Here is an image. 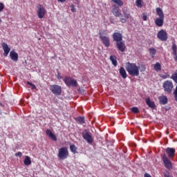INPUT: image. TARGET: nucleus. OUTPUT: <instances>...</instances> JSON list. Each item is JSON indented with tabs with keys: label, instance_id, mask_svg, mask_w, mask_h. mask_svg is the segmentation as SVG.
<instances>
[{
	"label": "nucleus",
	"instance_id": "4c0bfd02",
	"mask_svg": "<svg viewBox=\"0 0 177 177\" xmlns=\"http://www.w3.org/2000/svg\"><path fill=\"white\" fill-rule=\"evenodd\" d=\"M164 175H165V177H172V176H171V175L169 174V172H168V171H166V172L164 174Z\"/></svg>",
	"mask_w": 177,
	"mask_h": 177
},
{
	"label": "nucleus",
	"instance_id": "bb28decb",
	"mask_svg": "<svg viewBox=\"0 0 177 177\" xmlns=\"http://www.w3.org/2000/svg\"><path fill=\"white\" fill-rule=\"evenodd\" d=\"M24 162L25 165H30L31 164V158H30V156H26Z\"/></svg>",
	"mask_w": 177,
	"mask_h": 177
},
{
	"label": "nucleus",
	"instance_id": "ea45409f",
	"mask_svg": "<svg viewBox=\"0 0 177 177\" xmlns=\"http://www.w3.org/2000/svg\"><path fill=\"white\" fill-rule=\"evenodd\" d=\"M15 156L17 157H21V156H23V154L21 153V152H18L15 153Z\"/></svg>",
	"mask_w": 177,
	"mask_h": 177
},
{
	"label": "nucleus",
	"instance_id": "a878e982",
	"mask_svg": "<svg viewBox=\"0 0 177 177\" xmlns=\"http://www.w3.org/2000/svg\"><path fill=\"white\" fill-rule=\"evenodd\" d=\"M113 3H115L118 5V6H123L124 2H122V0H111Z\"/></svg>",
	"mask_w": 177,
	"mask_h": 177
},
{
	"label": "nucleus",
	"instance_id": "9b49d317",
	"mask_svg": "<svg viewBox=\"0 0 177 177\" xmlns=\"http://www.w3.org/2000/svg\"><path fill=\"white\" fill-rule=\"evenodd\" d=\"M83 138L84 140H86L87 143L91 144L93 142V139L92 138V134H91L88 131H84L83 133Z\"/></svg>",
	"mask_w": 177,
	"mask_h": 177
},
{
	"label": "nucleus",
	"instance_id": "c03bdc74",
	"mask_svg": "<svg viewBox=\"0 0 177 177\" xmlns=\"http://www.w3.org/2000/svg\"><path fill=\"white\" fill-rule=\"evenodd\" d=\"M27 84H28V85H30V86L33 84L32 83H31L30 82H28Z\"/></svg>",
	"mask_w": 177,
	"mask_h": 177
},
{
	"label": "nucleus",
	"instance_id": "dca6fc26",
	"mask_svg": "<svg viewBox=\"0 0 177 177\" xmlns=\"http://www.w3.org/2000/svg\"><path fill=\"white\" fill-rule=\"evenodd\" d=\"M166 153H167L169 158H172L175 156V149L167 148Z\"/></svg>",
	"mask_w": 177,
	"mask_h": 177
},
{
	"label": "nucleus",
	"instance_id": "393cba45",
	"mask_svg": "<svg viewBox=\"0 0 177 177\" xmlns=\"http://www.w3.org/2000/svg\"><path fill=\"white\" fill-rule=\"evenodd\" d=\"M153 68L155 71H161V64H160V62H157L153 64Z\"/></svg>",
	"mask_w": 177,
	"mask_h": 177
},
{
	"label": "nucleus",
	"instance_id": "6e6552de",
	"mask_svg": "<svg viewBox=\"0 0 177 177\" xmlns=\"http://www.w3.org/2000/svg\"><path fill=\"white\" fill-rule=\"evenodd\" d=\"M162 161L164 162L165 167H166L167 169H172V162L169 160L167 155L164 154L162 156Z\"/></svg>",
	"mask_w": 177,
	"mask_h": 177
},
{
	"label": "nucleus",
	"instance_id": "9d476101",
	"mask_svg": "<svg viewBox=\"0 0 177 177\" xmlns=\"http://www.w3.org/2000/svg\"><path fill=\"white\" fill-rule=\"evenodd\" d=\"M158 38L160 39V41H167V39H168L167 32H165L164 30H160L158 32Z\"/></svg>",
	"mask_w": 177,
	"mask_h": 177
},
{
	"label": "nucleus",
	"instance_id": "49530a36",
	"mask_svg": "<svg viewBox=\"0 0 177 177\" xmlns=\"http://www.w3.org/2000/svg\"><path fill=\"white\" fill-rule=\"evenodd\" d=\"M0 106H1L2 107H3V104H0Z\"/></svg>",
	"mask_w": 177,
	"mask_h": 177
},
{
	"label": "nucleus",
	"instance_id": "79ce46f5",
	"mask_svg": "<svg viewBox=\"0 0 177 177\" xmlns=\"http://www.w3.org/2000/svg\"><path fill=\"white\" fill-rule=\"evenodd\" d=\"M32 89H37V86H35L33 84L32 85L30 86Z\"/></svg>",
	"mask_w": 177,
	"mask_h": 177
},
{
	"label": "nucleus",
	"instance_id": "09e8293b",
	"mask_svg": "<svg viewBox=\"0 0 177 177\" xmlns=\"http://www.w3.org/2000/svg\"><path fill=\"white\" fill-rule=\"evenodd\" d=\"M0 23H2V19H1V18H0Z\"/></svg>",
	"mask_w": 177,
	"mask_h": 177
},
{
	"label": "nucleus",
	"instance_id": "de8ad7c7",
	"mask_svg": "<svg viewBox=\"0 0 177 177\" xmlns=\"http://www.w3.org/2000/svg\"><path fill=\"white\" fill-rule=\"evenodd\" d=\"M1 114H2V111H1V109H0V115H1Z\"/></svg>",
	"mask_w": 177,
	"mask_h": 177
},
{
	"label": "nucleus",
	"instance_id": "20e7f679",
	"mask_svg": "<svg viewBox=\"0 0 177 177\" xmlns=\"http://www.w3.org/2000/svg\"><path fill=\"white\" fill-rule=\"evenodd\" d=\"M50 91L55 95L56 96H59L62 95V86L57 84H53L50 86Z\"/></svg>",
	"mask_w": 177,
	"mask_h": 177
},
{
	"label": "nucleus",
	"instance_id": "ddd939ff",
	"mask_svg": "<svg viewBox=\"0 0 177 177\" xmlns=\"http://www.w3.org/2000/svg\"><path fill=\"white\" fill-rule=\"evenodd\" d=\"M116 46H117L118 50H120V52H125V49L127 47L125 46V44H124V42L122 41H118L116 43Z\"/></svg>",
	"mask_w": 177,
	"mask_h": 177
},
{
	"label": "nucleus",
	"instance_id": "72a5a7b5",
	"mask_svg": "<svg viewBox=\"0 0 177 177\" xmlns=\"http://www.w3.org/2000/svg\"><path fill=\"white\" fill-rule=\"evenodd\" d=\"M131 111L133 112V113H135V114H137V113H139V109H138V107H132L131 109Z\"/></svg>",
	"mask_w": 177,
	"mask_h": 177
},
{
	"label": "nucleus",
	"instance_id": "c85d7f7f",
	"mask_svg": "<svg viewBox=\"0 0 177 177\" xmlns=\"http://www.w3.org/2000/svg\"><path fill=\"white\" fill-rule=\"evenodd\" d=\"M160 77L163 80H167V78H169L170 75L169 73H165L160 75Z\"/></svg>",
	"mask_w": 177,
	"mask_h": 177
},
{
	"label": "nucleus",
	"instance_id": "e433bc0d",
	"mask_svg": "<svg viewBox=\"0 0 177 177\" xmlns=\"http://www.w3.org/2000/svg\"><path fill=\"white\" fill-rule=\"evenodd\" d=\"M4 8L3 3H0V12H2Z\"/></svg>",
	"mask_w": 177,
	"mask_h": 177
},
{
	"label": "nucleus",
	"instance_id": "5701e85b",
	"mask_svg": "<svg viewBox=\"0 0 177 177\" xmlns=\"http://www.w3.org/2000/svg\"><path fill=\"white\" fill-rule=\"evenodd\" d=\"M110 60H111V62H112V64H113L115 67H117V64H118V62H117V57H116V56H114V55H111V56H110Z\"/></svg>",
	"mask_w": 177,
	"mask_h": 177
},
{
	"label": "nucleus",
	"instance_id": "a19ab883",
	"mask_svg": "<svg viewBox=\"0 0 177 177\" xmlns=\"http://www.w3.org/2000/svg\"><path fill=\"white\" fill-rule=\"evenodd\" d=\"M57 78L58 80H62V76L60 75V73H57Z\"/></svg>",
	"mask_w": 177,
	"mask_h": 177
},
{
	"label": "nucleus",
	"instance_id": "412c9836",
	"mask_svg": "<svg viewBox=\"0 0 177 177\" xmlns=\"http://www.w3.org/2000/svg\"><path fill=\"white\" fill-rule=\"evenodd\" d=\"M120 75L122 77H123L124 80L127 78V71H125V68L124 67H120L119 70Z\"/></svg>",
	"mask_w": 177,
	"mask_h": 177
},
{
	"label": "nucleus",
	"instance_id": "2eb2a0df",
	"mask_svg": "<svg viewBox=\"0 0 177 177\" xmlns=\"http://www.w3.org/2000/svg\"><path fill=\"white\" fill-rule=\"evenodd\" d=\"M113 41H115L117 42H120L122 41V35L119 32H115L113 35Z\"/></svg>",
	"mask_w": 177,
	"mask_h": 177
},
{
	"label": "nucleus",
	"instance_id": "473e14b6",
	"mask_svg": "<svg viewBox=\"0 0 177 177\" xmlns=\"http://www.w3.org/2000/svg\"><path fill=\"white\" fill-rule=\"evenodd\" d=\"M172 50H173V55L176 56V44L172 45Z\"/></svg>",
	"mask_w": 177,
	"mask_h": 177
},
{
	"label": "nucleus",
	"instance_id": "2f4dec72",
	"mask_svg": "<svg viewBox=\"0 0 177 177\" xmlns=\"http://www.w3.org/2000/svg\"><path fill=\"white\" fill-rule=\"evenodd\" d=\"M142 3H143V1L142 0L136 1V5L137 8H142L143 6Z\"/></svg>",
	"mask_w": 177,
	"mask_h": 177
},
{
	"label": "nucleus",
	"instance_id": "39448f33",
	"mask_svg": "<svg viewBox=\"0 0 177 177\" xmlns=\"http://www.w3.org/2000/svg\"><path fill=\"white\" fill-rule=\"evenodd\" d=\"M37 16L39 19H44L45 17V15H46V10L44 7V6L39 4L37 6Z\"/></svg>",
	"mask_w": 177,
	"mask_h": 177
},
{
	"label": "nucleus",
	"instance_id": "f3484780",
	"mask_svg": "<svg viewBox=\"0 0 177 177\" xmlns=\"http://www.w3.org/2000/svg\"><path fill=\"white\" fill-rule=\"evenodd\" d=\"M46 133L48 138H50V139H51L52 140H54V142H56V140H57V138L55 134H53V133H52V131L47 129Z\"/></svg>",
	"mask_w": 177,
	"mask_h": 177
},
{
	"label": "nucleus",
	"instance_id": "a18cd8bd",
	"mask_svg": "<svg viewBox=\"0 0 177 177\" xmlns=\"http://www.w3.org/2000/svg\"><path fill=\"white\" fill-rule=\"evenodd\" d=\"M59 2H66V0H58Z\"/></svg>",
	"mask_w": 177,
	"mask_h": 177
},
{
	"label": "nucleus",
	"instance_id": "cd10ccee",
	"mask_svg": "<svg viewBox=\"0 0 177 177\" xmlns=\"http://www.w3.org/2000/svg\"><path fill=\"white\" fill-rule=\"evenodd\" d=\"M149 54H150V56H151V57H154V55H156V48H149Z\"/></svg>",
	"mask_w": 177,
	"mask_h": 177
},
{
	"label": "nucleus",
	"instance_id": "4be33fe9",
	"mask_svg": "<svg viewBox=\"0 0 177 177\" xmlns=\"http://www.w3.org/2000/svg\"><path fill=\"white\" fill-rule=\"evenodd\" d=\"M146 104L151 109H154V107H156V104H154V102L150 100V98H146Z\"/></svg>",
	"mask_w": 177,
	"mask_h": 177
},
{
	"label": "nucleus",
	"instance_id": "4468645a",
	"mask_svg": "<svg viewBox=\"0 0 177 177\" xmlns=\"http://www.w3.org/2000/svg\"><path fill=\"white\" fill-rule=\"evenodd\" d=\"M1 46L3 48V50L4 51V56H8L9 55V53L10 52V48H9V46L6 44V43H2Z\"/></svg>",
	"mask_w": 177,
	"mask_h": 177
},
{
	"label": "nucleus",
	"instance_id": "37998d69",
	"mask_svg": "<svg viewBox=\"0 0 177 177\" xmlns=\"http://www.w3.org/2000/svg\"><path fill=\"white\" fill-rule=\"evenodd\" d=\"M144 176L145 177H151V176L147 173H146Z\"/></svg>",
	"mask_w": 177,
	"mask_h": 177
},
{
	"label": "nucleus",
	"instance_id": "c756f323",
	"mask_svg": "<svg viewBox=\"0 0 177 177\" xmlns=\"http://www.w3.org/2000/svg\"><path fill=\"white\" fill-rule=\"evenodd\" d=\"M171 79L173 80V81H174L176 84H177V70L175 71L174 74L171 75Z\"/></svg>",
	"mask_w": 177,
	"mask_h": 177
},
{
	"label": "nucleus",
	"instance_id": "f8f14e48",
	"mask_svg": "<svg viewBox=\"0 0 177 177\" xmlns=\"http://www.w3.org/2000/svg\"><path fill=\"white\" fill-rule=\"evenodd\" d=\"M100 38L104 45L106 46V48H109V46H110V39L109 38V37L100 35Z\"/></svg>",
	"mask_w": 177,
	"mask_h": 177
},
{
	"label": "nucleus",
	"instance_id": "a211bd4d",
	"mask_svg": "<svg viewBox=\"0 0 177 177\" xmlns=\"http://www.w3.org/2000/svg\"><path fill=\"white\" fill-rule=\"evenodd\" d=\"M10 57L13 60V62H17L19 59V55L15 50H12L10 53Z\"/></svg>",
	"mask_w": 177,
	"mask_h": 177
},
{
	"label": "nucleus",
	"instance_id": "58836bf2",
	"mask_svg": "<svg viewBox=\"0 0 177 177\" xmlns=\"http://www.w3.org/2000/svg\"><path fill=\"white\" fill-rule=\"evenodd\" d=\"M142 19L144 20V21H146L147 20V15L145 14H143Z\"/></svg>",
	"mask_w": 177,
	"mask_h": 177
},
{
	"label": "nucleus",
	"instance_id": "423d86ee",
	"mask_svg": "<svg viewBox=\"0 0 177 177\" xmlns=\"http://www.w3.org/2000/svg\"><path fill=\"white\" fill-rule=\"evenodd\" d=\"M64 81L67 86H78L77 81L71 77H66Z\"/></svg>",
	"mask_w": 177,
	"mask_h": 177
},
{
	"label": "nucleus",
	"instance_id": "7ed1b4c3",
	"mask_svg": "<svg viewBox=\"0 0 177 177\" xmlns=\"http://www.w3.org/2000/svg\"><path fill=\"white\" fill-rule=\"evenodd\" d=\"M162 86L165 92L171 93V92H172V89H174V83H172V81L171 80H166L164 82Z\"/></svg>",
	"mask_w": 177,
	"mask_h": 177
},
{
	"label": "nucleus",
	"instance_id": "7c9ffc66",
	"mask_svg": "<svg viewBox=\"0 0 177 177\" xmlns=\"http://www.w3.org/2000/svg\"><path fill=\"white\" fill-rule=\"evenodd\" d=\"M70 150L72 153H73V154H75V153H77V147H75L74 145H70Z\"/></svg>",
	"mask_w": 177,
	"mask_h": 177
},
{
	"label": "nucleus",
	"instance_id": "b1692460",
	"mask_svg": "<svg viewBox=\"0 0 177 177\" xmlns=\"http://www.w3.org/2000/svg\"><path fill=\"white\" fill-rule=\"evenodd\" d=\"M156 13L158 15L159 18L164 19V12H162V10H161L160 8H156Z\"/></svg>",
	"mask_w": 177,
	"mask_h": 177
},
{
	"label": "nucleus",
	"instance_id": "f704fd0d",
	"mask_svg": "<svg viewBox=\"0 0 177 177\" xmlns=\"http://www.w3.org/2000/svg\"><path fill=\"white\" fill-rule=\"evenodd\" d=\"M77 121L80 123V124H84L85 122V118L83 117H80L77 119Z\"/></svg>",
	"mask_w": 177,
	"mask_h": 177
},
{
	"label": "nucleus",
	"instance_id": "6ab92c4d",
	"mask_svg": "<svg viewBox=\"0 0 177 177\" xmlns=\"http://www.w3.org/2000/svg\"><path fill=\"white\" fill-rule=\"evenodd\" d=\"M155 24H156L158 27H162V26H164V18H157L155 20Z\"/></svg>",
	"mask_w": 177,
	"mask_h": 177
},
{
	"label": "nucleus",
	"instance_id": "1a4fd4ad",
	"mask_svg": "<svg viewBox=\"0 0 177 177\" xmlns=\"http://www.w3.org/2000/svg\"><path fill=\"white\" fill-rule=\"evenodd\" d=\"M123 15L124 17L122 16L120 18V20L122 23H127V20L131 17V14L129 13V11L127 9H123Z\"/></svg>",
	"mask_w": 177,
	"mask_h": 177
},
{
	"label": "nucleus",
	"instance_id": "aec40b11",
	"mask_svg": "<svg viewBox=\"0 0 177 177\" xmlns=\"http://www.w3.org/2000/svg\"><path fill=\"white\" fill-rule=\"evenodd\" d=\"M159 102L160 104H167L168 103V98L165 95L159 97Z\"/></svg>",
	"mask_w": 177,
	"mask_h": 177
},
{
	"label": "nucleus",
	"instance_id": "f03ea898",
	"mask_svg": "<svg viewBox=\"0 0 177 177\" xmlns=\"http://www.w3.org/2000/svg\"><path fill=\"white\" fill-rule=\"evenodd\" d=\"M68 157V149L67 147H62L58 151V158L60 160H66Z\"/></svg>",
	"mask_w": 177,
	"mask_h": 177
},
{
	"label": "nucleus",
	"instance_id": "c9c22d12",
	"mask_svg": "<svg viewBox=\"0 0 177 177\" xmlns=\"http://www.w3.org/2000/svg\"><path fill=\"white\" fill-rule=\"evenodd\" d=\"M71 12H76L75 7H74V5H71L70 6Z\"/></svg>",
	"mask_w": 177,
	"mask_h": 177
},
{
	"label": "nucleus",
	"instance_id": "f257e3e1",
	"mask_svg": "<svg viewBox=\"0 0 177 177\" xmlns=\"http://www.w3.org/2000/svg\"><path fill=\"white\" fill-rule=\"evenodd\" d=\"M126 70L129 75L132 77H138L139 75V67L136 64L128 62L126 66Z\"/></svg>",
	"mask_w": 177,
	"mask_h": 177
},
{
	"label": "nucleus",
	"instance_id": "0eeeda50",
	"mask_svg": "<svg viewBox=\"0 0 177 177\" xmlns=\"http://www.w3.org/2000/svg\"><path fill=\"white\" fill-rule=\"evenodd\" d=\"M111 13L115 16V17H120V19L121 18V17L122 16V13H121V10L120 9V8H118L117 6L113 5L112 6V9H111Z\"/></svg>",
	"mask_w": 177,
	"mask_h": 177
}]
</instances>
